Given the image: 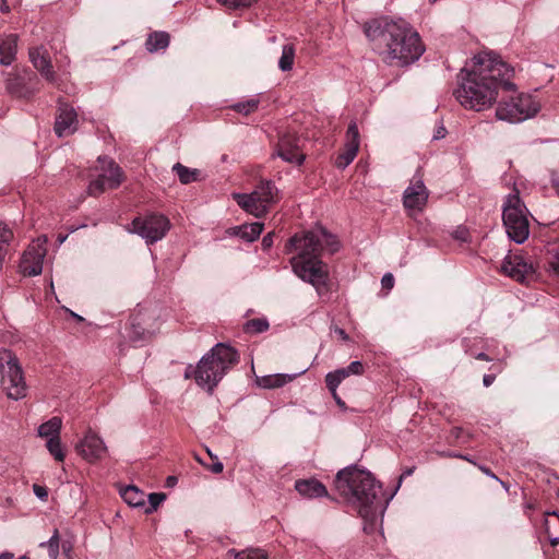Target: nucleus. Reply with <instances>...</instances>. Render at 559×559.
<instances>
[{
    "mask_svg": "<svg viewBox=\"0 0 559 559\" xmlns=\"http://www.w3.org/2000/svg\"><path fill=\"white\" fill-rule=\"evenodd\" d=\"M62 419L58 416H53L49 420L39 425L37 433L40 438H45L47 441L49 438L60 437Z\"/></svg>",
    "mask_w": 559,
    "mask_h": 559,
    "instance_id": "nucleus-25",
    "label": "nucleus"
},
{
    "mask_svg": "<svg viewBox=\"0 0 559 559\" xmlns=\"http://www.w3.org/2000/svg\"><path fill=\"white\" fill-rule=\"evenodd\" d=\"M415 467H409V468H406L400 476V483H402V480L405 478V477H408L413 474Z\"/></svg>",
    "mask_w": 559,
    "mask_h": 559,
    "instance_id": "nucleus-55",
    "label": "nucleus"
},
{
    "mask_svg": "<svg viewBox=\"0 0 559 559\" xmlns=\"http://www.w3.org/2000/svg\"><path fill=\"white\" fill-rule=\"evenodd\" d=\"M453 238L459 240V241H462V242H466L468 240V237H469V231L466 227L464 226H459L452 234Z\"/></svg>",
    "mask_w": 559,
    "mask_h": 559,
    "instance_id": "nucleus-44",
    "label": "nucleus"
},
{
    "mask_svg": "<svg viewBox=\"0 0 559 559\" xmlns=\"http://www.w3.org/2000/svg\"><path fill=\"white\" fill-rule=\"evenodd\" d=\"M488 94L489 53L481 52L474 56L461 70L454 96L464 108L479 111L489 103Z\"/></svg>",
    "mask_w": 559,
    "mask_h": 559,
    "instance_id": "nucleus-4",
    "label": "nucleus"
},
{
    "mask_svg": "<svg viewBox=\"0 0 559 559\" xmlns=\"http://www.w3.org/2000/svg\"><path fill=\"white\" fill-rule=\"evenodd\" d=\"M46 448H47L49 454L57 462H63L64 461L66 452H64V448L62 445L60 437L49 438V440L46 441Z\"/></svg>",
    "mask_w": 559,
    "mask_h": 559,
    "instance_id": "nucleus-32",
    "label": "nucleus"
},
{
    "mask_svg": "<svg viewBox=\"0 0 559 559\" xmlns=\"http://www.w3.org/2000/svg\"><path fill=\"white\" fill-rule=\"evenodd\" d=\"M447 130L443 127H440L436 133L433 134L435 140H440L445 136Z\"/></svg>",
    "mask_w": 559,
    "mask_h": 559,
    "instance_id": "nucleus-53",
    "label": "nucleus"
},
{
    "mask_svg": "<svg viewBox=\"0 0 559 559\" xmlns=\"http://www.w3.org/2000/svg\"><path fill=\"white\" fill-rule=\"evenodd\" d=\"M62 549H63L64 552H69L71 550V546L66 544V543H63L62 544Z\"/></svg>",
    "mask_w": 559,
    "mask_h": 559,
    "instance_id": "nucleus-61",
    "label": "nucleus"
},
{
    "mask_svg": "<svg viewBox=\"0 0 559 559\" xmlns=\"http://www.w3.org/2000/svg\"><path fill=\"white\" fill-rule=\"evenodd\" d=\"M381 285L384 289H391L394 286V277L391 273H386L381 278Z\"/></svg>",
    "mask_w": 559,
    "mask_h": 559,
    "instance_id": "nucleus-48",
    "label": "nucleus"
},
{
    "mask_svg": "<svg viewBox=\"0 0 559 559\" xmlns=\"http://www.w3.org/2000/svg\"><path fill=\"white\" fill-rule=\"evenodd\" d=\"M334 486L346 502L358 510L359 515L370 525H365L364 531L370 533L373 530V522L377 513H383L389 498L383 497L381 484L366 469L357 465H349L337 472Z\"/></svg>",
    "mask_w": 559,
    "mask_h": 559,
    "instance_id": "nucleus-2",
    "label": "nucleus"
},
{
    "mask_svg": "<svg viewBox=\"0 0 559 559\" xmlns=\"http://www.w3.org/2000/svg\"><path fill=\"white\" fill-rule=\"evenodd\" d=\"M234 200L247 213L261 217L278 201V190L270 180H262L251 193H235Z\"/></svg>",
    "mask_w": 559,
    "mask_h": 559,
    "instance_id": "nucleus-8",
    "label": "nucleus"
},
{
    "mask_svg": "<svg viewBox=\"0 0 559 559\" xmlns=\"http://www.w3.org/2000/svg\"><path fill=\"white\" fill-rule=\"evenodd\" d=\"M257 0H217L221 4L229 8V9H237L241 7H249Z\"/></svg>",
    "mask_w": 559,
    "mask_h": 559,
    "instance_id": "nucleus-43",
    "label": "nucleus"
},
{
    "mask_svg": "<svg viewBox=\"0 0 559 559\" xmlns=\"http://www.w3.org/2000/svg\"><path fill=\"white\" fill-rule=\"evenodd\" d=\"M489 381H490L489 374H484L483 384H489Z\"/></svg>",
    "mask_w": 559,
    "mask_h": 559,
    "instance_id": "nucleus-63",
    "label": "nucleus"
},
{
    "mask_svg": "<svg viewBox=\"0 0 559 559\" xmlns=\"http://www.w3.org/2000/svg\"><path fill=\"white\" fill-rule=\"evenodd\" d=\"M39 547L47 548L50 559H57L59 557V549H60L59 531L56 528L53 531L51 537L47 542L40 543Z\"/></svg>",
    "mask_w": 559,
    "mask_h": 559,
    "instance_id": "nucleus-33",
    "label": "nucleus"
},
{
    "mask_svg": "<svg viewBox=\"0 0 559 559\" xmlns=\"http://www.w3.org/2000/svg\"><path fill=\"white\" fill-rule=\"evenodd\" d=\"M247 333H262L269 329V322L265 319H251L243 326Z\"/></svg>",
    "mask_w": 559,
    "mask_h": 559,
    "instance_id": "nucleus-36",
    "label": "nucleus"
},
{
    "mask_svg": "<svg viewBox=\"0 0 559 559\" xmlns=\"http://www.w3.org/2000/svg\"><path fill=\"white\" fill-rule=\"evenodd\" d=\"M169 34L166 32L151 33L145 41V47L148 52H157L165 50L169 45Z\"/></svg>",
    "mask_w": 559,
    "mask_h": 559,
    "instance_id": "nucleus-26",
    "label": "nucleus"
},
{
    "mask_svg": "<svg viewBox=\"0 0 559 559\" xmlns=\"http://www.w3.org/2000/svg\"><path fill=\"white\" fill-rule=\"evenodd\" d=\"M14 555L10 551H3L0 554V559H13Z\"/></svg>",
    "mask_w": 559,
    "mask_h": 559,
    "instance_id": "nucleus-57",
    "label": "nucleus"
},
{
    "mask_svg": "<svg viewBox=\"0 0 559 559\" xmlns=\"http://www.w3.org/2000/svg\"><path fill=\"white\" fill-rule=\"evenodd\" d=\"M478 342L483 343V341L478 340L477 337H475L473 340H469V338L465 337L463 340V345H464V348H465V353L471 355L472 357H474L476 359L488 360L489 356L485 352H476V350H474L473 347Z\"/></svg>",
    "mask_w": 559,
    "mask_h": 559,
    "instance_id": "nucleus-35",
    "label": "nucleus"
},
{
    "mask_svg": "<svg viewBox=\"0 0 559 559\" xmlns=\"http://www.w3.org/2000/svg\"><path fill=\"white\" fill-rule=\"evenodd\" d=\"M27 386H5V395L8 399L19 401L26 396Z\"/></svg>",
    "mask_w": 559,
    "mask_h": 559,
    "instance_id": "nucleus-41",
    "label": "nucleus"
},
{
    "mask_svg": "<svg viewBox=\"0 0 559 559\" xmlns=\"http://www.w3.org/2000/svg\"><path fill=\"white\" fill-rule=\"evenodd\" d=\"M359 150V131L355 121L350 122L346 131V142L335 162V166L345 169L356 157Z\"/></svg>",
    "mask_w": 559,
    "mask_h": 559,
    "instance_id": "nucleus-17",
    "label": "nucleus"
},
{
    "mask_svg": "<svg viewBox=\"0 0 559 559\" xmlns=\"http://www.w3.org/2000/svg\"><path fill=\"white\" fill-rule=\"evenodd\" d=\"M497 487L509 491L510 484L498 478L493 473H491V490H496Z\"/></svg>",
    "mask_w": 559,
    "mask_h": 559,
    "instance_id": "nucleus-47",
    "label": "nucleus"
},
{
    "mask_svg": "<svg viewBox=\"0 0 559 559\" xmlns=\"http://www.w3.org/2000/svg\"><path fill=\"white\" fill-rule=\"evenodd\" d=\"M29 60L34 68L52 84L57 83V75L52 69L50 57L46 49L43 47H35L29 49Z\"/></svg>",
    "mask_w": 559,
    "mask_h": 559,
    "instance_id": "nucleus-19",
    "label": "nucleus"
},
{
    "mask_svg": "<svg viewBox=\"0 0 559 559\" xmlns=\"http://www.w3.org/2000/svg\"><path fill=\"white\" fill-rule=\"evenodd\" d=\"M76 450L84 460L95 462L104 456L107 448L102 438L95 432L88 431L76 445Z\"/></svg>",
    "mask_w": 559,
    "mask_h": 559,
    "instance_id": "nucleus-18",
    "label": "nucleus"
},
{
    "mask_svg": "<svg viewBox=\"0 0 559 559\" xmlns=\"http://www.w3.org/2000/svg\"><path fill=\"white\" fill-rule=\"evenodd\" d=\"M263 223L243 224L231 228V235L237 236L248 242H252L259 238L263 230Z\"/></svg>",
    "mask_w": 559,
    "mask_h": 559,
    "instance_id": "nucleus-23",
    "label": "nucleus"
},
{
    "mask_svg": "<svg viewBox=\"0 0 559 559\" xmlns=\"http://www.w3.org/2000/svg\"><path fill=\"white\" fill-rule=\"evenodd\" d=\"M235 559H267V556L261 549H247L236 554Z\"/></svg>",
    "mask_w": 559,
    "mask_h": 559,
    "instance_id": "nucleus-39",
    "label": "nucleus"
},
{
    "mask_svg": "<svg viewBox=\"0 0 559 559\" xmlns=\"http://www.w3.org/2000/svg\"><path fill=\"white\" fill-rule=\"evenodd\" d=\"M273 237L274 233H269L262 238V248L263 250H269L273 246Z\"/></svg>",
    "mask_w": 559,
    "mask_h": 559,
    "instance_id": "nucleus-51",
    "label": "nucleus"
},
{
    "mask_svg": "<svg viewBox=\"0 0 559 559\" xmlns=\"http://www.w3.org/2000/svg\"><path fill=\"white\" fill-rule=\"evenodd\" d=\"M285 251L296 252L290 259L294 273L321 295L328 287L330 273L328 264L321 260L322 243L317 228L295 234L287 241Z\"/></svg>",
    "mask_w": 559,
    "mask_h": 559,
    "instance_id": "nucleus-3",
    "label": "nucleus"
},
{
    "mask_svg": "<svg viewBox=\"0 0 559 559\" xmlns=\"http://www.w3.org/2000/svg\"><path fill=\"white\" fill-rule=\"evenodd\" d=\"M480 471H483L486 475H489V467H487L486 465H480L479 466Z\"/></svg>",
    "mask_w": 559,
    "mask_h": 559,
    "instance_id": "nucleus-62",
    "label": "nucleus"
},
{
    "mask_svg": "<svg viewBox=\"0 0 559 559\" xmlns=\"http://www.w3.org/2000/svg\"><path fill=\"white\" fill-rule=\"evenodd\" d=\"M146 330L141 326L140 323L135 322V319L131 321V331L129 333V336L133 341H141L146 337Z\"/></svg>",
    "mask_w": 559,
    "mask_h": 559,
    "instance_id": "nucleus-42",
    "label": "nucleus"
},
{
    "mask_svg": "<svg viewBox=\"0 0 559 559\" xmlns=\"http://www.w3.org/2000/svg\"><path fill=\"white\" fill-rule=\"evenodd\" d=\"M17 51V35L9 34L0 38V63L10 66L15 59Z\"/></svg>",
    "mask_w": 559,
    "mask_h": 559,
    "instance_id": "nucleus-22",
    "label": "nucleus"
},
{
    "mask_svg": "<svg viewBox=\"0 0 559 559\" xmlns=\"http://www.w3.org/2000/svg\"><path fill=\"white\" fill-rule=\"evenodd\" d=\"M260 99L257 97H252L250 99L234 104L231 108L241 115L248 116L258 109Z\"/></svg>",
    "mask_w": 559,
    "mask_h": 559,
    "instance_id": "nucleus-34",
    "label": "nucleus"
},
{
    "mask_svg": "<svg viewBox=\"0 0 559 559\" xmlns=\"http://www.w3.org/2000/svg\"><path fill=\"white\" fill-rule=\"evenodd\" d=\"M335 332L340 335V337L344 341H347L348 340V335L346 334V332L343 330V329H336Z\"/></svg>",
    "mask_w": 559,
    "mask_h": 559,
    "instance_id": "nucleus-56",
    "label": "nucleus"
},
{
    "mask_svg": "<svg viewBox=\"0 0 559 559\" xmlns=\"http://www.w3.org/2000/svg\"><path fill=\"white\" fill-rule=\"evenodd\" d=\"M302 146L304 141L299 135L286 132L278 139L275 147V155L284 162L300 166L306 159Z\"/></svg>",
    "mask_w": 559,
    "mask_h": 559,
    "instance_id": "nucleus-13",
    "label": "nucleus"
},
{
    "mask_svg": "<svg viewBox=\"0 0 559 559\" xmlns=\"http://www.w3.org/2000/svg\"><path fill=\"white\" fill-rule=\"evenodd\" d=\"M46 242V238H38L24 251L20 262V271L23 275L36 276L41 273L44 258L47 253Z\"/></svg>",
    "mask_w": 559,
    "mask_h": 559,
    "instance_id": "nucleus-14",
    "label": "nucleus"
},
{
    "mask_svg": "<svg viewBox=\"0 0 559 559\" xmlns=\"http://www.w3.org/2000/svg\"><path fill=\"white\" fill-rule=\"evenodd\" d=\"M537 267L528 253L516 249L509 250L497 271L514 282L528 284L536 278Z\"/></svg>",
    "mask_w": 559,
    "mask_h": 559,
    "instance_id": "nucleus-9",
    "label": "nucleus"
},
{
    "mask_svg": "<svg viewBox=\"0 0 559 559\" xmlns=\"http://www.w3.org/2000/svg\"><path fill=\"white\" fill-rule=\"evenodd\" d=\"M502 223L510 240L522 245L528 239L530 222L526 215V207L518 191L509 194L504 200Z\"/></svg>",
    "mask_w": 559,
    "mask_h": 559,
    "instance_id": "nucleus-7",
    "label": "nucleus"
},
{
    "mask_svg": "<svg viewBox=\"0 0 559 559\" xmlns=\"http://www.w3.org/2000/svg\"><path fill=\"white\" fill-rule=\"evenodd\" d=\"M548 270L554 275L559 277V251L554 253L550 260L548 261Z\"/></svg>",
    "mask_w": 559,
    "mask_h": 559,
    "instance_id": "nucleus-45",
    "label": "nucleus"
},
{
    "mask_svg": "<svg viewBox=\"0 0 559 559\" xmlns=\"http://www.w3.org/2000/svg\"><path fill=\"white\" fill-rule=\"evenodd\" d=\"M173 171L178 176L179 181L182 185H188L198 180L199 170L188 168L180 163H176L173 166Z\"/></svg>",
    "mask_w": 559,
    "mask_h": 559,
    "instance_id": "nucleus-28",
    "label": "nucleus"
},
{
    "mask_svg": "<svg viewBox=\"0 0 559 559\" xmlns=\"http://www.w3.org/2000/svg\"><path fill=\"white\" fill-rule=\"evenodd\" d=\"M13 231L8 227L7 224L0 221V269L4 263V258L8 253V247L13 240Z\"/></svg>",
    "mask_w": 559,
    "mask_h": 559,
    "instance_id": "nucleus-27",
    "label": "nucleus"
},
{
    "mask_svg": "<svg viewBox=\"0 0 559 559\" xmlns=\"http://www.w3.org/2000/svg\"><path fill=\"white\" fill-rule=\"evenodd\" d=\"M1 11L2 12H9L10 11V7L8 4V0H2V3H1Z\"/></svg>",
    "mask_w": 559,
    "mask_h": 559,
    "instance_id": "nucleus-58",
    "label": "nucleus"
},
{
    "mask_svg": "<svg viewBox=\"0 0 559 559\" xmlns=\"http://www.w3.org/2000/svg\"><path fill=\"white\" fill-rule=\"evenodd\" d=\"M120 496L130 507H142L145 504V493L136 486L129 485L120 489Z\"/></svg>",
    "mask_w": 559,
    "mask_h": 559,
    "instance_id": "nucleus-24",
    "label": "nucleus"
},
{
    "mask_svg": "<svg viewBox=\"0 0 559 559\" xmlns=\"http://www.w3.org/2000/svg\"><path fill=\"white\" fill-rule=\"evenodd\" d=\"M429 191L426 188L423 175L418 169L403 193V204L408 211L421 212L427 204Z\"/></svg>",
    "mask_w": 559,
    "mask_h": 559,
    "instance_id": "nucleus-15",
    "label": "nucleus"
},
{
    "mask_svg": "<svg viewBox=\"0 0 559 559\" xmlns=\"http://www.w3.org/2000/svg\"><path fill=\"white\" fill-rule=\"evenodd\" d=\"M133 231L145 239L147 243H154L163 239L170 228L169 219L163 214H150L145 217H136L132 221Z\"/></svg>",
    "mask_w": 559,
    "mask_h": 559,
    "instance_id": "nucleus-12",
    "label": "nucleus"
},
{
    "mask_svg": "<svg viewBox=\"0 0 559 559\" xmlns=\"http://www.w3.org/2000/svg\"><path fill=\"white\" fill-rule=\"evenodd\" d=\"M295 489L300 496L307 499L329 496L326 487L316 478L296 480Z\"/></svg>",
    "mask_w": 559,
    "mask_h": 559,
    "instance_id": "nucleus-21",
    "label": "nucleus"
},
{
    "mask_svg": "<svg viewBox=\"0 0 559 559\" xmlns=\"http://www.w3.org/2000/svg\"><path fill=\"white\" fill-rule=\"evenodd\" d=\"M317 231L318 235H320L322 250L326 249L330 253H334L340 249V242L336 237L330 234L324 227H318Z\"/></svg>",
    "mask_w": 559,
    "mask_h": 559,
    "instance_id": "nucleus-31",
    "label": "nucleus"
},
{
    "mask_svg": "<svg viewBox=\"0 0 559 559\" xmlns=\"http://www.w3.org/2000/svg\"><path fill=\"white\" fill-rule=\"evenodd\" d=\"M462 431H463V430H462V428H460V427H453V428L451 429V436H452L453 438H455V439H460V438H461V433H462Z\"/></svg>",
    "mask_w": 559,
    "mask_h": 559,
    "instance_id": "nucleus-54",
    "label": "nucleus"
},
{
    "mask_svg": "<svg viewBox=\"0 0 559 559\" xmlns=\"http://www.w3.org/2000/svg\"><path fill=\"white\" fill-rule=\"evenodd\" d=\"M515 69L500 55L491 51V105L501 94H515Z\"/></svg>",
    "mask_w": 559,
    "mask_h": 559,
    "instance_id": "nucleus-10",
    "label": "nucleus"
},
{
    "mask_svg": "<svg viewBox=\"0 0 559 559\" xmlns=\"http://www.w3.org/2000/svg\"><path fill=\"white\" fill-rule=\"evenodd\" d=\"M33 491L36 495V497H38L40 500H46L48 497V491L46 487H43L40 485H34Z\"/></svg>",
    "mask_w": 559,
    "mask_h": 559,
    "instance_id": "nucleus-49",
    "label": "nucleus"
},
{
    "mask_svg": "<svg viewBox=\"0 0 559 559\" xmlns=\"http://www.w3.org/2000/svg\"><path fill=\"white\" fill-rule=\"evenodd\" d=\"M150 506L146 508L145 512L151 513L159 507V504L166 499V493L164 492H152L147 496Z\"/></svg>",
    "mask_w": 559,
    "mask_h": 559,
    "instance_id": "nucleus-40",
    "label": "nucleus"
},
{
    "mask_svg": "<svg viewBox=\"0 0 559 559\" xmlns=\"http://www.w3.org/2000/svg\"><path fill=\"white\" fill-rule=\"evenodd\" d=\"M99 170L97 178L88 185L87 192L90 195L97 197L107 189L118 188L124 180L121 167L107 156H99L97 159Z\"/></svg>",
    "mask_w": 559,
    "mask_h": 559,
    "instance_id": "nucleus-11",
    "label": "nucleus"
},
{
    "mask_svg": "<svg viewBox=\"0 0 559 559\" xmlns=\"http://www.w3.org/2000/svg\"><path fill=\"white\" fill-rule=\"evenodd\" d=\"M69 312H70V314H71V316H72L76 321L81 322V321H83V320H84V319H83V317H81L80 314H78V313H75V312H73V311H69Z\"/></svg>",
    "mask_w": 559,
    "mask_h": 559,
    "instance_id": "nucleus-60",
    "label": "nucleus"
},
{
    "mask_svg": "<svg viewBox=\"0 0 559 559\" xmlns=\"http://www.w3.org/2000/svg\"><path fill=\"white\" fill-rule=\"evenodd\" d=\"M238 353L224 343L216 344L205 354L195 367L189 365L185 370L186 380L197 384H218L223 377L238 362Z\"/></svg>",
    "mask_w": 559,
    "mask_h": 559,
    "instance_id": "nucleus-5",
    "label": "nucleus"
},
{
    "mask_svg": "<svg viewBox=\"0 0 559 559\" xmlns=\"http://www.w3.org/2000/svg\"><path fill=\"white\" fill-rule=\"evenodd\" d=\"M207 468H209L212 473H214V474H219V473H222V472H223V469H224V465H223V463L218 460V457H217V456H215V461H214V462H213V464H212V465H210Z\"/></svg>",
    "mask_w": 559,
    "mask_h": 559,
    "instance_id": "nucleus-50",
    "label": "nucleus"
},
{
    "mask_svg": "<svg viewBox=\"0 0 559 559\" xmlns=\"http://www.w3.org/2000/svg\"><path fill=\"white\" fill-rule=\"evenodd\" d=\"M364 33L372 50L389 64L408 66L417 61L425 51L419 34L402 19H371L364 24Z\"/></svg>",
    "mask_w": 559,
    "mask_h": 559,
    "instance_id": "nucleus-1",
    "label": "nucleus"
},
{
    "mask_svg": "<svg viewBox=\"0 0 559 559\" xmlns=\"http://www.w3.org/2000/svg\"><path fill=\"white\" fill-rule=\"evenodd\" d=\"M493 104H497L496 118L510 123L531 119L542 108L536 97L527 93H519L518 91L515 94H501Z\"/></svg>",
    "mask_w": 559,
    "mask_h": 559,
    "instance_id": "nucleus-6",
    "label": "nucleus"
},
{
    "mask_svg": "<svg viewBox=\"0 0 559 559\" xmlns=\"http://www.w3.org/2000/svg\"><path fill=\"white\" fill-rule=\"evenodd\" d=\"M7 88L12 95H15L17 97H28L29 96V92L24 91V88L21 87V79L20 78H14V79L8 80Z\"/></svg>",
    "mask_w": 559,
    "mask_h": 559,
    "instance_id": "nucleus-37",
    "label": "nucleus"
},
{
    "mask_svg": "<svg viewBox=\"0 0 559 559\" xmlns=\"http://www.w3.org/2000/svg\"><path fill=\"white\" fill-rule=\"evenodd\" d=\"M349 376L348 371L345 368L336 369L332 372H329L325 377V384H340Z\"/></svg>",
    "mask_w": 559,
    "mask_h": 559,
    "instance_id": "nucleus-38",
    "label": "nucleus"
},
{
    "mask_svg": "<svg viewBox=\"0 0 559 559\" xmlns=\"http://www.w3.org/2000/svg\"><path fill=\"white\" fill-rule=\"evenodd\" d=\"M214 388L215 386H206V392L209 395H212L214 393Z\"/></svg>",
    "mask_w": 559,
    "mask_h": 559,
    "instance_id": "nucleus-64",
    "label": "nucleus"
},
{
    "mask_svg": "<svg viewBox=\"0 0 559 559\" xmlns=\"http://www.w3.org/2000/svg\"><path fill=\"white\" fill-rule=\"evenodd\" d=\"M328 388H329V390L331 391V393H332L333 397L335 399V401H336L337 405H338V406H341V407H344V406H345V403H344V402H343V401L337 396V394H336V388H337V386L331 385V386H328Z\"/></svg>",
    "mask_w": 559,
    "mask_h": 559,
    "instance_id": "nucleus-52",
    "label": "nucleus"
},
{
    "mask_svg": "<svg viewBox=\"0 0 559 559\" xmlns=\"http://www.w3.org/2000/svg\"><path fill=\"white\" fill-rule=\"evenodd\" d=\"M305 370L295 373H275L262 377V384H287L297 379L298 376L304 374Z\"/></svg>",
    "mask_w": 559,
    "mask_h": 559,
    "instance_id": "nucleus-29",
    "label": "nucleus"
},
{
    "mask_svg": "<svg viewBox=\"0 0 559 559\" xmlns=\"http://www.w3.org/2000/svg\"><path fill=\"white\" fill-rule=\"evenodd\" d=\"M75 124H76L75 110L68 105L60 106L59 115L57 116L56 122H55L56 134L59 138L71 134L75 131Z\"/></svg>",
    "mask_w": 559,
    "mask_h": 559,
    "instance_id": "nucleus-20",
    "label": "nucleus"
},
{
    "mask_svg": "<svg viewBox=\"0 0 559 559\" xmlns=\"http://www.w3.org/2000/svg\"><path fill=\"white\" fill-rule=\"evenodd\" d=\"M176 481H177V478H176L175 476H169V477L167 478V485H168V486H173V485H175V484H176Z\"/></svg>",
    "mask_w": 559,
    "mask_h": 559,
    "instance_id": "nucleus-59",
    "label": "nucleus"
},
{
    "mask_svg": "<svg viewBox=\"0 0 559 559\" xmlns=\"http://www.w3.org/2000/svg\"><path fill=\"white\" fill-rule=\"evenodd\" d=\"M346 371L350 374H362L364 373V365L359 360L352 361L347 367Z\"/></svg>",
    "mask_w": 559,
    "mask_h": 559,
    "instance_id": "nucleus-46",
    "label": "nucleus"
},
{
    "mask_svg": "<svg viewBox=\"0 0 559 559\" xmlns=\"http://www.w3.org/2000/svg\"><path fill=\"white\" fill-rule=\"evenodd\" d=\"M0 374L2 383L25 384L23 369L17 357L7 348H0Z\"/></svg>",
    "mask_w": 559,
    "mask_h": 559,
    "instance_id": "nucleus-16",
    "label": "nucleus"
},
{
    "mask_svg": "<svg viewBox=\"0 0 559 559\" xmlns=\"http://www.w3.org/2000/svg\"><path fill=\"white\" fill-rule=\"evenodd\" d=\"M295 60V47L292 44H286L282 48V55L278 60V68L283 71H290Z\"/></svg>",
    "mask_w": 559,
    "mask_h": 559,
    "instance_id": "nucleus-30",
    "label": "nucleus"
}]
</instances>
